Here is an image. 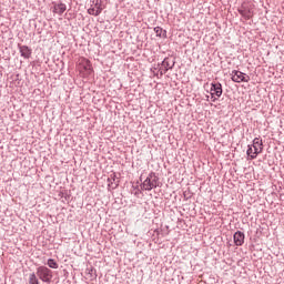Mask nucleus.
<instances>
[{
  "instance_id": "1",
  "label": "nucleus",
  "mask_w": 284,
  "mask_h": 284,
  "mask_svg": "<svg viewBox=\"0 0 284 284\" xmlns=\"http://www.w3.org/2000/svg\"><path fill=\"white\" fill-rule=\"evenodd\" d=\"M159 187V178L156 173L151 172L141 184V190L145 192H152V190Z\"/></svg>"
},
{
  "instance_id": "2",
  "label": "nucleus",
  "mask_w": 284,
  "mask_h": 284,
  "mask_svg": "<svg viewBox=\"0 0 284 284\" xmlns=\"http://www.w3.org/2000/svg\"><path fill=\"white\" fill-rule=\"evenodd\" d=\"M37 276L42 281V283H52V270L47 266H40L37 268Z\"/></svg>"
},
{
  "instance_id": "3",
  "label": "nucleus",
  "mask_w": 284,
  "mask_h": 284,
  "mask_svg": "<svg viewBox=\"0 0 284 284\" xmlns=\"http://www.w3.org/2000/svg\"><path fill=\"white\" fill-rule=\"evenodd\" d=\"M237 12L248 21V19H252L254 17V9L252 8V4L243 3Z\"/></svg>"
},
{
  "instance_id": "4",
  "label": "nucleus",
  "mask_w": 284,
  "mask_h": 284,
  "mask_svg": "<svg viewBox=\"0 0 284 284\" xmlns=\"http://www.w3.org/2000/svg\"><path fill=\"white\" fill-rule=\"evenodd\" d=\"M231 79L234 83H250V75L237 70L232 71Z\"/></svg>"
},
{
  "instance_id": "5",
  "label": "nucleus",
  "mask_w": 284,
  "mask_h": 284,
  "mask_svg": "<svg viewBox=\"0 0 284 284\" xmlns=\"http://www.w3.org/2000/svg\"><path fill=\"white\" fill-rule=\"evenodd\" d=\"M223 95V84H221V82H213L211 84V99L214 103V101H216V98L214 97H217V99H221V97Z\"/></svg>"
},
{
  "instance_id": "6",
  "label": "nucleus",
  "mask_w": 284,
  "mask_h": 284,
  "mask_svg": "<svg viewBox=\"0 0 284 284\" xmlns=\"http://www.w3.org/2000/svg\"><path fill=\"white\" fill-rule=\"evenodd\" d=\"M251 146L254 149V153L251 155V159L254 160L258 154H261V152H263V140H261V138H255Z\"/></svg>"
},
{
  "instance_id": "7",
  "label": "nucleus",
  "mask_w": 284,
  "mask_h": 284,
  "mask_svg": "<svg viewBox=\"0 0 284 284\" xmlns=\"http://www.w3.org/2000/svg\"><path fill=\"white\" fill-rule=\"evenodd\" d=\"M234 244L237 245V247H241L243 243H245V233L237 231L233 235Z\"/></svg>"
},
{
  "instance_id": "8",
  "label": "nucleus",
  "mask_w": 284,
  "mask_h": 284,
  "mask_svg": "<svg viewBox=\"0 0 284 284\" xmlns=\"http://www.w3.org/2000/svg\"><path fill=\"white\" fill-rule=\"evenodd\" d=\"M19 52L23 59H30L32 57V49L28 45H19Z\"/></svg>"
},
{
  "instance_id": "9",
  "label": "nucleus",
  "mask_w": 284,
  "mask_h": 284,
  "mask_svg": "<svg viewBox=\"0 0 284 284\" xmlns=\"http://www.w3.org/2000/svg\"><path fill=\"white\" fill-rule=\"evenodd\" d=\"M65 10H68V6L63 2H59L53 6V12L54 14H59V17H61Z\"/></svg>"
},
{
  "instance_id": "10",
  "label": "nucleus",
  "mask_w": 284,
  "mask_h": 284,
  "mask_svg": "<svg viewBox=\"0 0 284 284\" xmlns=\"http://www.w3.org/2000/svg\"><path fill=\"white\" fill-rule=\"evenodd\" d=\"M175 64H176V61H174V59H170V58H165V59L161 62V67L164 68V69H166V70H172Z\"/></svg>"
},
{
  "instance_id": "11",
  "label": "nucleus",
  "mask_w": 284,
  "mask_h": 284,
  "mask_svg": "<svg viewBox=\"0 0 284 284\" xmlns=\"http://www.w3.org/2000/svg\"><path fill=\"white\" fill-rule=\"evenodd\" d=\"M80 65H82L83 70L87 72V74H92V62L88 59H82L80 62Z\"/></svg>"
},
{
  "instance_id": "12",
  "label": "nucleus",
  "mask_w": 284,
  "mask_h": 284,
  "mask_svg": "<svg viewBox=\"0 0 284 284\" xmlns=\"http://www.w3.org/2000/svg\"><path fill=\"white\" fill-rule=\"evenodd\" d=\"M154 32L156 34V37H160V39H168V31L166 30H163V28L161 27H155L154 29Z\"/></svg>"
},
{
  "instance_id": "13",
  "label": "nucleus",
  "mask_w": 284,
  "mask_h": 284,
  "mask_svg": "<svg viewBox=\"0 0 284 284\" xmlns=\"http://www.w3.org/2000/svg\"><path fill=\"white\" fill-rule=\"evenodd\" d=\"M47 264L51 270H59V264L53 258H49Z\"/></svg>"
},
{
  "instance_id": "14",
  "label": "nucleus",
  "mask_w": 284,
  "mask_h": 284,
  "mask_svg": "<svg viewBox=\"0 0 284 284\" xmlns=\"http://www.w3.org/2000/svg\"><path fill=\"white\" fill-rule=\"evenodd\" d=\"M29 284H40L39 278L37 277V273H31L29 275Z\"/></svg>"
},
{
  "instance_id": "15",
  "label": "nucleus",
  "mask_w": 284,
  "mask_h": 284,
  "mask_svg": "<svg viewBox=\"0 0 284 284\" xmlns=\"http://www.w3.org/2000/svg\"><path fill=\"white\" fill-rule=\"evenodd\" d=\"M116 175L113 174V176L111 175L110 179H108L109 185H114L113 189L119 187V182H116V180L114 179Z\"/></svg>"
},
{
  "instance_id": "16",
  "label": "nucleus",
  "mask_w": 284,
  "mask_h": 284,
  "mask_svg": "<svg viewBox=\"0 0 284 284\" xmlns=\"http://www.w3.org/2000/svg\"><path fill=\"white\" fill-rule=\"evenodd\" d=\"M95 7H97V9H95V17H99V14H101L103 9L99 6L98 2L95 3Z\"/></svg>"
},
{
  "instance_id": "17",
  "label": "nucleus",
  "mask_w": 284,
  "mask_h": 284,
  "mask_svg": "<svg viewBox=\"0 0 284 284\" xmlns=\"http://www.w3.org/2000/svg\"><path fill=\"white\" fill-rule=\"evenodd\" d=\"M252 145H248V149L246 151L247 156H253L254 155V149H252Z\"/></svg>"
},
{
  "instance_id": "18",
  "label": "nucleus",
  "mask_w": 284,
  "mask_h": 284,
  "mask_svg": "<svg viewBox=\"0 0 284 284\" xmlns=\"http://www.w3.org/2000/svg\"><path fill=\"white\" fill-rule=\"evenodd\" d=\"M88 13L92 14L93 17H97V9L95 8H90V9H88Z\"/></svg>"
},
{
  "instance_id": "19",
  "label": "nucleus",
  "mask_w": 284,
  "mask_h": 284,
  "mask_svg": "<svg viewBox=\"0 0 284 284\" xmlns=\"http://www.w3.org/2000/svg\"><path fill=\"white\" fill-rule=\"evenodd\" d=\"M159 72H160L161 77H163V74H166V73H168V69H165V68H163V67L161 65V68L159 69Z\"/></svg>"
}]
</instances>
